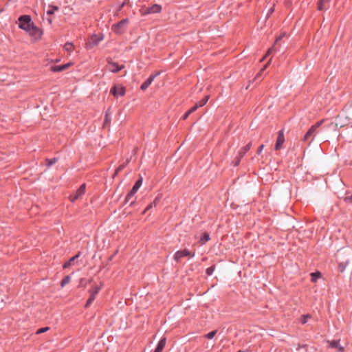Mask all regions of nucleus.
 <instances>
[{
	"label": "nucleus",
	"mask_w": 352,
	"mask_h": 352,
	"mask_svg": "<svg viewBox=\"0 0 352 352\" xmlns=\"http://www.w3.org/2000/svg\"><path fill=\"white\" fill-rule=\"evenodd\" d=\"M349 122V119L347 116H340L338 115L334 122H331L329 124V128H333L335 129L338 128H342L344 126L347 125Z\"/></svg>",
	"instance_id": "f257e3e1"
},
{
	"label": "nucleus",
	"mask_w": 352,
	"mask_h": 352,
	"mask_svg": "<svg viewBox=\"0 0 352 352\" xmlns=\"http://www.w3.org/2000/svg\"><path fill=\"white\" fill-rule=\"evenodd\" d=\"M129 24V19H124L121 20L120 22L113 24L111 27V30L113 32L117 34H122L126 30V28Z\"/></svg>",
	"instance_id": "f03ea898"
},
{
	"label": "nucleus",
	"mask_w": 352,
	"mask_h": 352,
	"mask_svg": "<svg viewBox=\"0 0 352 352\" xmlns=\"http://www.w3.org/2000/svg\"><path fill=\"white\" fill-rule=\"evenodd\" d=\"M104 38V35L100 34H94L91 36L87 41L86 42V48L90 50L94 47L98 45V44L102 41Z\"/></svg>",
	"instance_id": "7ed1b4c3"
},
{
	"label": "nucleus",
	"mask_w": 352,
	"mask_h": 352,
	"mask_svg": "<svg viewBox=\"0 0 352 352\" xmlns=\"http://www.w3.org/2000/svg\"><path fill=\"white\" fill-rule=\"evenodd\" d=\"M19 26L26 32L33 25L29 15H23L19 18Z\"/></svg>",
	"instance_id": "20e7f679"
},
{
	"label": "nucleus",
	"mask_w": 352,
	"mask_h": 352,
	"mask_svg": "<svg viewBox=\"0 0 352 352\" xmlns=\"http://www.w3.org/2000/svg\"><path fill=\"white\" fill-rule=\"evenodd\" d=\"M27 32L35 41L40 39L43 34V31L34 25Z\"/></svg>",
	"instance_id": "39448f33"
},
{
	"label": "nucleus",
	"mask_w": 352,
	"mask_h": 352,
	"mask_svg": "<svg viewBox=\"0 0 352 352\" xmlns=\"http://www.w3.org/2000/svg\"><path fill=\"white\" fill-rule=\"evenodd\" d=\"M86 186L85 184H82L76 192L69 196V199L72 202H74L76 200L80 198L85 192Z\"/></svg>",
	"instance_id": "423d86ee"
},
{
	"label": "nucleus",
	"mask_w": 352,
	"mask_h": 352,
	"mask_svg": "<svg viewBox=\"0 0 352 352\" xmlns=\"http://www.w3.org/2000/svg\"><path fill=\"white\" fill-rule=\"evenodd\" d=\"M188 256H189L190 257H193L195 256V254L191 253L189 250L185 249L183 250H179V251L176 252L174 254V259L177 262H178L182 257Z\"/></svg>",
	"instance_id": "0eeeda50"
},
{
	"label": "nucleus",
	"mask_w": 352,
	"mask_h": 352,
	"mask_svg": "<svg viewBox=\"0 0 352 352\" xmlns=\"http://www.w3.org/2000/svg\"><path fill=\"white\" fill-rule=\"evenodd\" d=\"M286 34L285 33H283L282 34H280L278 37L276 38V41H275V43H274V45L271 47L270 48L265 56L262 58L261 61H263L264 60V58H265V57L267 56H268L270 54H271L272 52H276L278 50V45H279V41L283 38V37L285 36Z\"/></svg>",
	"instance_id": "6e6552de"
},
{
	"label": "nucleus",
	"mask_w": 352,
	"mask_h": 352,
	"mask_svg": "<svg viewBox=\"0 0 352 352\" xmlns=\"http://www.w3.org/2000/svg\"><path fill=\"white\" fill-rule=\"evenodd\" d=\"M110 92L116 97L118 96H123L125 94V87L122 85H115L111 88Z\"/></svg>",
	"instance_id": "1a4fd4ad"
},
{
	"label": "nucleus",
	"mask_w": 352,
	"mask_h": 352,
	"mask_svg": "<svg viewBox=\"0 0 352 352\" xmlns=\"http://www.w3.org/2000/svg\"><path fill=\"white\" fill-rule=\"evenodd\" d=\"M285 142V136L283 131H279L278 133V137L275 144V150H279L282 148L283 144Z\"/></svg>",
	"instance_id": "9d476101"
},
{
	"label": "nucleus",
	"mask_w": 352,
	"mask_h": 352,
	"mask_svg": "<svg viewBox=\"0 0 352 352\" xmlns=\"http://www.w3.org/2000/svg\"><path fill=\"white\" fill-rule=\"evenodd\" d=\"M107 67H108V69L111 72H119L120 70H121L122 69L124 68V65H118L117 63H113V62H110L109 61L108 62V65H107Z\"/></svg>",
	"instance_id": "9b49d317"
},
{
	"label": "nucleus",
	"mask_w": 352,
	"mask_h": 352,
	"mask_svg": "<svg viewBox=\"0 0 352 352\" xmlns=\"http://www.w3.org/2000/svg\"><path fill=\"white\" fill-rule=\"evenodd\" d=\"M72 65V63H68L63 65L52 66L51 67V70L54 72H62V71H63L65 69H68Z\"/></svg>",
	"instance_id": "f8f14e48"
},
{
	"label": "nucleus",
	"mask_w": 352,
	"mask_h": 352,
	"mask_svg": "<svg viewBox=\"0 0 352 352\" xmlns=\"http://www.w3.org/2000/svg\"><path fill=\"white\" fill-rule=\"evenodd\" d=\"M159 74V73H156L154 75L151 76L142 85L141 89L144 91L146 90L148 86L152 83L154 78Z\"/></svg>",
	"instance_id": "ddd939ff"
},
{
	"label": "nucleus",
	"mask_w": 352,
	"mask_h": 352,
	"mask_svg": "<svg viewBox=\"0 0 352 352\" xmlns=\"http://www.w3.org/2000/svg\"><path fill=\"white\" fill-rule=\"evenodd\" d=\"M328 342L331 348H336L339 351L341 352L344 351V347L340 345L338 340H331L329 341Z\"/></svg>",
	"instance_id": "4468645a"
},
{
	"label": "nucleus",
	"mask_w": 352,
	"mask_h": 352,
	"mask_svg": "<svg viewBox=\"0 0 352 352\" xmlns=\"http://www.w3.org/2000/svg\"><path fill=\"white\" fill-rule=\"evenodd\" d=\"M162 7L158 4H154L151 7L148 8L147 13L153 14V13H158L161 11Z\"/></svg>",
	"instance_id": "2eb2a0df"
},
{
	"label": "nucleus",
	"mask_w": 352,
	"mask_h": 352,
	"mask_svg": "<svg viewBox=\"0 0 352 352\" xmlns=\"http://www.w3.org/2000/svg\"><path fill=\"white\" fill-rule=\"evenodd\" d=\"M316 131V130L311 126L310 129L308 130V131L305 133L303 138V140H308L310 138V137L313 136L315 134Z\"/></svg>",
	"instance_id": "dca6fc26"
},
{
	"label": "nucleus",
	"mask_w": 352,
	"mask_h": 352,
	"mask_svg": "<svg viewBox=\"0 0 352 352\" xmlns=\"http://www.w3.org/2000/svg\"><path fill=\"white\" fill-rule=\"evenodd\" d=\"M166 344V338H162L158 343L157 348L154 352H162Z\"/></svg>",
	"instance_id": "f3484780"
},
{
	"label": "nucleus",
	"mask_w": 352,
	"mask_h": 352,
	"mask_svg": "<svg viewBox=\"0 0 352 352\" xmlns=\"http://www.w3.org/2000/svg\"><path fill=\"white\" fill-rule=\"evenodd\" d=\"M331 0H320L318 3V9L319 10H323L327 9L326 4H327Z\"/></svg>",
	"instance_id": "a211bd4d"
},
{
	"label": "nucleus",
	"mask_w": 352,
	"mask_h": 352,
	"mask_svg": "<svg viewBox=\"0 0 352 352\" xmlns=\"http://www.w3.org/2000/svg\"><path fill=\"white\" fill-rule=\"evenodd\" d=\"M80 252H78L76 255H75L74 256L72 257L67 262H66L64 265H63V268H67L69 267H70L73 262L77 258L79 257L80 256Z\"/></svg>",
	"instance_id": "6ab92c4d"
},
{
	"label": "nucleus",
	"mask_w": 352,
	"mask_h": 352,
	"mask_svg": "<svg viewBox=\"0 0 352 352\" xmlns=\"http://www.w3.org/2000/svg\"><path fill=\"white\" fill-rule=\"evenodd\" d=\"M251 147V144H248L245 146L241 148V150L239 153V155L240 157H243V156L250 150Z\"/></svg>",
	"instance_id": "aec40b11"
},
{
	"label": "nucleus",
	"mask_w": 352,
	"mask_h": 352,
	"mask_svg": "<svg viewBox=\"0 0 352 352\" xmlns=\"http://www.w3.org/2000/svg\"><path fill=\"white\" fill-rule=\"evenodd\" d=\"M210 239V236H209V234L207 233V232H204L202 235V236L201 237L200 239V243L201 245H203L206 242H207L208 241H209Z\"/></svg>",
	"instance_id": "412c9836"
},
{
	"label": "nucleus",
	"mask_w": 352,
	"mask_h": 352,
	"mask_svg": "<svg viewBox=\"0 0 352 352\" xmlns=\"http://www.w3.org/2000/svg\"><path fill=\"white\" fill-rule=\"evenodd\" d=\"M58 6H49V9L47 11V15H52L54 14V11H57L58 10Z\"/></svg>",
	"instance_id": "4be33fe9"
},
{
	"label": "nucleus",
	"mask_w": 352,
	"mask_h": 352,
	"mask_svg": "<svg viewBox=\"0 0 352 352\" xmlns=\"http://www.w3.org/2000/svg\"><path fill=\"white\" fill-rule=\"evenodd\" d=\"M71 280L70 276H66L61 281L60 286L61 287H64L67 284H68Z\"/></svg>",
	"instance_id": "5701e85b"
},
{
	"label": "nucleus",
	"mask_w": 352,
	"mask_h": 352,
	"mask_svg": "<svg viewBox=\"0 0 352 352\" xmlns=\"http://www.w3.org/2000/svg\"><path fill=\"white\" fill-rule=\"evenodd\" d=\"M209 96H205L202 100H201L199 102L197 103L199 107H203L206 104L209 99Z\"/></svg>",
	"instance_id": "b1692460"
},
{
	"label": "nucleus",
	"mask_w": 352,
	"mask_h": 352,
	"mask_svg": "<svg viewBox=\"0 0 352 352\" xmlns=\"http://www.w3.org/2000/svg\"><path fill=\"white\" fill-rule=\"evenodd\" d=\"M64 49L67 52H69L73 51V50H74L73 44L72 43H65V45H64Z\"/></svg>",
	"instance_id": "393cba45"
},
{
	"label": "nucleus",
	"mask_w": 352,
	"mask_h": 352,
	"mask_svg": "<svg viewBox=\"0 0 352 352\" xmlns=\"http://www.w3.org/2000/svg\"><path fill=\"white\" fill-rule=\"evenodd\" d=\"M142 184V178L140 177L135 184V185L133 186V188L134 190H136L138 191V190L140 188V187L141 186Z\"/></svg>",
	"instance_id": "a878e982"
},
{
	"label": "nucleus",
	"mask_w": 352,
	"mask_h": 352,
	"mask_svg": "<svg viewBox=\"0 0 352 352\" xmlns=\"http://www.w3.org/2000/svg\"><path fill=\"white\" fill-rule=\"evenodd\" d=\"M95 298H96V296L90 294V296H89V299L87 300L85 307H88L91 305V303L95 300Z\"/></svg>",
	"instance_id": "bb28decb"
},
{
	"label": "nucleus",
	"mask_w": 352,
	"mask_h": 352,
	"mask_svg": "<svg viewBox=\"0 0 352 352\" xmlns=\"http://www.w3.org/2000/svg\"><path fill=\"white\" fill-rule=\"evenodd\" d=\"M100 286H95L93 289H91L90 291V294L94 295V296H96V294L98 293V292L100 291Z\"/></svg>",
	"instance_id": "cd10ccee"
},
{
	"label": "nucleus",
	"mask_w": 352,
	"mask_h": 352,
	"mask_svg": "<svg viewBox=\"0 0 352 352\" xmlns=\"http://www.w3.org/2000/svg\"><path fill=\"white\" fill-rule=\"evenodd\" d=\"M137 190H134L133 188L131 190V191L128 193V195H126V201H128L131 197H133L135 193H136Z\"/></svg>",
	"instance_id": "c85d7f7f"
},
{
	"label": "nucleus",
	"mask_w": 352,
	"mask_h": 352,
	"mask_svg": "<svg viewBox=\"0 0 352 352\" xmlns=\"http://www.w3.org/2000/svg\"><path fill=\"white\" fill-rule=\"evenodd\" d=\"M137 190H134L133 188L131 190V191L128 193V195H126V201H128L131 197H133L135 193H136Z\"/></svg>",
	"instance_id": "c756f323"
},
{
	"label": "nucleus",
	"mask_w": 352,
	"mask_h": 352,
	"mask_svg": "<svg viewBox=\"0 0 352 352\" xmlns=\"http://www.w3.org/2000/svg\"><path fill=\"white\" fill-rule=\"evenodd\" d=\"M311 281L313 282H316V280L319 278L320 276V273L318 272V273H311Z\"/></svg>",
	"instance_id": "7c9ffc66"
},
{
	"label": "nucleus",
	"mask_w": 352,
	"mask_h": 352,
	"mask_svg": "<svg viewBox=\"0 0 352 352\" xmlns=\"http://www.w3.org/2000/svg\"><path fill=\"white\" fill-rule=\"evenodd\" d=\"M216 333H217V331H212L208 333V334H206L205 336V337L208 339H212L214 338V336L216 335Z\"/></svg>",
	"instance_id": "2f4dec72"
},
{
	"label": "nucleus",
	"mask_w": 352,
	"mask_h": 352,
	"mask_svg": "<svg viewBox=\"0 0 352 352\" xmlns=\"http://www.w3.org/2000/svg\"><path fill=\"white\" fill-rule=\"evenodd\" d=\"M49 329H50V328L47 327H44V328H41V329H38L36 331V334H41V333H45V332L47 331Z\"/></svg>",
	"instance_id": "473e14b6"
},
{
	"label": "nucleus",
	"mask_w": 352,
	"mask_h": 352,
	"mask_svg": "<svg viewBox=\"0 0 352 352\" xmlns=\"http://www.w3.org/2000/svg\"><path fill=\"white\" fill-rule=\"evenodd\" d=\"M311 318V316L309 314H307V315H305L302 317L301 318V323L302 324H305L308 320V318Z\"/></svg>",
	"instance_id": "72a5a7b5"
},
{
	"label": "nucleus",
	"mask_w": 352,
	"mask_h": 352,
	"mask_svg": "<svg viewBox=\"0 0 352 352\" xmlns=\"http://www.w3.org/2000/svg\"><path fill=\"white\" fill-rule=\"evenodd\" d=\"M302 348H303V349H305V351H306L307 352H308V350H307V346L306 344H302V345L298 344V347L296 348V351H297V352H300V349H302Z\"/></svg>",
	"instance_id": "f704fd0d"
},
{
	"label": "nucleus",
	"mask_w": 352,
	"mask_h": 352,
	"mask_svg": "<svg viewBox=\"0 0 352 352\" xmlns=\"http://www.w3.org/2000/svg\"><path fill=\"white\" fill-rule=\"evenodd\" d=\"M57 161V159L56 158H53L52 160H47L46 162L47 163V166H52V164H54V163H56V162Z\"/></svg>",
	"instance_id": "c9c22d12"
},
{
	"label": "nucleus",
	"mask_w": 352,
	"mask_h": 352,
	"mask_svg": "<svg viewBox=\"0 0 352 352\" xmlns=\"http://www.w3.org/2000/svg\"><path fill=\"white\" fill-rule=\"evenodd\" d=\"M323 122H324V120H320V121L318 122L317 123H316L315 124H314L312 126H313L316 130H317V129H318V127H320V126L322 125V124L323 123Z\"/></svg>",
	"instance_id": "e433bc0d"
},
{
	"label": "nucleus",
	"mask_w": 352,
	"mask_h": 352,
	"mask_svg": "<svg viewBox=\"0 0 352 352\" xmlns=\"http://www.w3.org/2000/svg\"><path fill=\"white\" fill-rule=\"evenodd\" d=\"M148 10V8H142L140 10L141 14L142 15L148 14L149 13H147Z\"/></svg>",
	"instance_id": "4c0bfd02"
},
{
	"label": "nucleus",
	"mask_w": 352,
	"mask_h": 352,
	"mask_svg": "<svg viewBox=\"0 0 352 352\" xmlns=\"http://www.w3.org/2000/svg\"><path fill=\"white\" fill-rule=\"evenodd\" d=\"M344 201L349 204H352V195L345 197Z\"/></svg>",
	"instance_id": "58836bf2"
},
{
	"label": "nucleus",
	"mask_w": 352,
	"mask_h": 352,
	"mask_svg": "<svg viewBox=\"0 0 352 352\" xmlns=\"http://www.w3.org/2000/svg\"><path fill=\"white\" fill-rule=\"evenodd\" d=\"M214 267H210L207 268L206 273L208 275H211L212 274V272H214Z\"/></svg>",
	"instance_id": "ea45409f"
},
{
	"label": "nucleus",
	"mask_w": 352,
	"mask_h": 352,
	"mask_svg": "<svg viewBox=\"0 0 352 352\" xmlns=\"http://www.w3.org/2000/svg\"><path fill=\"white\" fill-rule=\"evenodd\" d=\"M156 200H157V199L154 201V202H153V203H152V204H149V205L146 208V209L144 210L143 213H146V212L148 210H149L150 208H151L153 207V205H155V204H155Z\"/></svg>",
	"instance_id": "a19ab883"
},
{
	"label": "nucleus",
	"mask_w": 352,
	"mask_h": 352,
	"mask_svg": "<svg viewBox=\"0 0 352 352\" xmlns=\"http://www.w3.org/2000/svg\"><path fill=\"white\" fill-rule=\"evenodd\" d=\"M199 108L198 105L196 104L194 107L188 110V113H192L195 111Z\"/></svg>",
	"instance_id": "79ce46f5"
},
{
	"label": "nucleus",
	"mask_w": 352,
	"mask_h": 352,
	"mask_svg": "<svg viewBox=\"0 0 352 352\" xmlns=\"http://www.w3.org/2000/svg\"><path fill=\"white\" fill-rule=\"evenodd\" d=\"M199 108L198 105L196 104L194 107L188 110V113H192L195 111Z\"/></svg>",
	"instance_id": "37998d69"
},
{
	"label": "nucleus",
	"mask_w": 352,
	"mask_h": 352,
	"mask_svg": "<svg viewBox=\"0 0 352 352\" xmlns=\"http://www.w3.org/2000/svg\"><path fill=\"white\" fill-rule=\"evenodd\" d=\"M241 158L242 157H240V155H239L236 157V159L234 160V166H238L239 164V163H240V161H241Z\"/></svg>",
	"instance_id": "c03bdc74"
},
{
	"label": "nucleus",
	"mask_w": 352,
	"mask_h": 352,
	"mask_svg": "<svg viewBox=\"0 0 352 352\" xmlns=\"http://www.w3.org/2000/svg\"><path fill=\"white\" fill-rule=\"evenodd\" d=\"M110 122V118H109V116L108 111H107L106 115H105V120H104V122H105V124H106V123H108V122Z\"/></svg>",
	"instance_id": "a18cd8bd"
},
{
	"label": "nucleus",
	"mask_w": 352,
	"mask_h": 352,
	"mask_svg": "<svg viewBox=\"0 0 352 352\" xmlns=\"http://www.w3.org/2000/svg\"><path fill=\"white\" fill-rule=\"evenodd\" d=\"M124 164L120 165L116 170L115 175H116L119 171L124 168Z\"/></svg>",
	"instance_id": "49530a36"
},
{
	"label": "nucleus",
	"mask_w": 352,
	"mask_h": 352,
	"mask_svg": "<svg viewBox=\"0 0 352 352\" xmlns=\"http://www.w3.org/2000/svg\"><path fill=\"white\" fill-rule=\"evenodd\" d=\"M270 62H268L262 69L260 71V72L258 74L257 76L258 75H261V72H263L267 67L268 64H269Z\"/></svg>",
	"instance_id": "de8ad7c7"
},
{
	"label": "nucleus",
	"mask_w": 352,
	"mask_h": 352,
	"mask_svg": "<svg viewBox=\"0 0 352 352\" xmlns=\"http://www.w3.org/2000/svg\"><path fill=\"white\" fill-rule=\"evenodd\" d=\"M263 148H264V145L263 144L261 145L257 151V153L260 154L261 153V151H263Z\"/></svg>",
	"instance_id": "09e8293b"
},
{
	"label": "nucleus",
	"mask_w": 352,
	"mask_h": 352,
	"mask_svg": "<svg viewBox=\"0 0 352 352\" xmlns=\"http://www.w3.org/2000/svg\"><path fill=\"white\" fill-rule=\"evenodd\" d=\"M191 113H188V111L184 114V117H183V119L184 120H186L188 116L189 115H190Z\"/></svg>",
	"instance_id": "8fccbe9b"
},
{
	"label": "nucleus",
	"mask_w": 352,
	"mask_h": 352,
	"mask_svg": "<svg viewBox=\"0 0 352 352\" xmlns=\"http://www.w3.org/2000/svg\"><path fill=\"white\" fill-rule=\"evenodd\" d=\"M339 267H340V270L342 272L345 268V265H343L342 264H340Z\"/></svg>",
	"instance_id": "3c124183"
},
{
	"label": "nucleus",
	"mask_w": 352,
	"mask_h": 352,
	"mask_svg": "<svg viewBox=\"0 0 352 352\" xmlns=\"http://www.w3.org/2000/svg\"><path fill=\"white\" fill-rule=\"evenodd\" d=\"M125 3H126V2L122 3L120 5V6L119 10H121V9L124 7V6L125 5Z\"/></svg>",
	"instance_id": "603ef678"
},
{
	"label": "nucleus",
	"mask_w": 352,
	"mask_h": 352,
	"mask_svg": "<svg viewBox=\"0 0 352 352\" xmlns=\"http://www.w3.org/2000/svg\"><path fill=\"white\" fill-rule=\"evenodd\" d=\"M47 21H48V22H49V23H50V24H52V19H47Z\"/></svg>",
	"instance_id": "864d4df0"
},
{
	"label": "nucleus",
	"mask_w": 352,
	"mask_h": 352,
	"mask_svg": "<svg viewBox=\"0 0 352 352\" xmlns=\"http://www.w3.org/2000/svg\"><path fill=\"white\" fill-rule=\"evenodd\" d=\"M274 12V8H272L270 10V14Z\"/></svg>",
	"instance_id": "5fc2aeb1"
},
{
	"label": "nucleus",
	"mask_w": 352,
	"mask_h": 352,
	"mask_svg": "<svg viewBox=\"0 0 352 352\" xmlns=\"http://www.w3.org/2000/svg\"><path fill=\"white\" fill-rule=\"evenodd\" d=\"M237 352H245V351H237Z\"/></svg>",
	"instance_id": "6e6d98bb"
}]
</instances>
